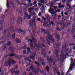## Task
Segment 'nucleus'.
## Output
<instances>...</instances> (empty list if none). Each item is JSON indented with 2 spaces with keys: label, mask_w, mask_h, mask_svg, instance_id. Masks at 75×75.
Here are the masks:
<instances>
[{
  "label": "nucleus",
  "mask_w": 75,
  "mask_h": 75,
  "mask_svg": "<svg viewBox=\"0 0 75 75\" xmlns=\"http://www.w3.org/2000/svg\"><path fill=\"white\" fill-rule=\"evenodd\" d=\"M34 38H33V39H32V40H29V41L30 42V47L32 50H33V48H34V47L33 46V43H32V42H33V41H34Z\"/></svg>",
  "instance_id": "obj_1"
},
{
  "label": "nucleus",
  "mask_w": 75,
  "mask_h": 75,
  "mask_svg": "<svg viewBox=\"0 0 75 75\" xmlns=\"http://www.w3.org/2000/svg\"><path fill=\"white\" fill-rule=\"evenodd\" d=\"M11 62L12 63H14V61L12 59H11L10 61L7 62L6 61L5 63L6 65H9L10 63V62Z\"/></svg>",
  "instance_id": "obj_2"
},
{
  "label": "nucleus",
  "mask_w": 75,
  "mask_h": 75,
  "mask_svg": "<svg viewBox=\"0 0 75 75\" xmlns=\"http://www.w3.org/2000/svg\"><path fill=\"white\" fill-rule=\"evenodd\" d=\"M58 5L59 6V8H64V6H65L64 5H61V3L59 4Z\"/></svg>",
  "instance_id": "obj_3"
},
{
  "label": "nucleus",
  "mask_w": 75,
  "mask_h": 75,
  "mask_svg": "<svg viewBox=\"0 0 75 75\" xmlns=\"http://www.w3.org/2000/svg\"><path fill=\"white\" fill-rule=\"evenodd\" d=\"M54 10L55 9H53L52 8H50L49 10V11L50 13V12H51V11H54Z\"/></svg>",
  "instance_id": "obj_4"
},
{
  "label": "nucleus",
  "mask_w": 75,
  "mask_h": 75,
  "mask_svg": "<svg viewBox=\"0 0 75 75\" xmlns=\"http://www.w3.org/2000/svg\"><path fill=\"white\" fill-rule=\"evenodd\" d=\"M43 26H45V25H46V26H48L49 27H50L51 26V24H49L48 25V23H46L45 24H43Z\"/></svg>",
  "instance_id": "obj_5"
},
{
  "label": "nucleus",
  "mask_w": 75,
  "mask_h": 75,
  "mask_svg": "<svg viewBox=\"0 0 75 75\" xmlns=\"http://www.w3.org/2000/svg\"><path fill=\"white\" fill-rule=\"evenodd\" d=\"M16 42L17 43H21V40H18V39L16 40Z\"/></svg>",
  "instance_id": "obj_6"
},
{
  "label": "nucleus",
  "mask_w": 75,
  "mask_h": 75,
  "mask_svg": "<svg viewBox=\"0 0 75 75\" xmlns=\"http://www.w3.org/2000/svg\"><path fill=\"white\" fill-rule=\"evenodd\" d=\"M33 55H34V56H32L30 57L31 59H33V60L34 59V56H35V54H33Z\"/></svg>",
  "instance_id": "obj_7"
},
{
  "label": "nucleus",
  "mask_w": 75,
  "mask_h": 75,
  "mask_svg": "<svg viewBox=\"0 0 75 75\" xmlns=\"http://www.w3.org/2000/svg\"><path fill=\"white\" fill-rule=\"evenodd\" d=\"M34 3L35 4L34 5V6H35V7H37V1H35Z\"/></svg>",
  "instance_id": "obj_8"
},
{
  "label": "nucleus",
  "mask_w": 75,
  "mask_h": 75,
  "mask_svg": "<svg viewBox=\"0 0 75 75\" xmlns=\"http://www.w3.org/2000/svg\"><path fill=\"white\" fill-rule=\"evenodd\" d=\"M41 73L42 74H45V71H42L41 72Z\"/></svg>",
  "instance_id": "obj_9"
},
{
  "label": "nucleus",
  "mask_w": 75,
  "mask_h": 75,
  "mask_svg": "<svg viewBox=\"0 0 75 75\" xmlns=\"http://www.w3.org/2000/svg\"><path fill=\"white\" fill-rule=\"evenodd\" d=\"M7 7L8 8L9 4H8V1L7 0V3L6 4Z\"/></svg>",
  "instance_id": "obj_10"
},
{
  "label": "nucleus",
  "mask_w": 75,
  "mask_h": 75,
  "mask_svg": "<svg viewBox=\"0 0 75 75\" xmlns=\"http://www.w3.org/2000/svg\"><path fill=\"white\" fill-rule=\"evenodd\" d=\"M15 37V34H14L12 35V38L14 39Z\"/></svg>",
  "instance_id": "obj_11"
},
{
  "label": "nucleus",
  "mask_w": 75,
  "mask_h": 75,
  "mask_svg": "<svg viewBox=\"0 0 75 75\" xmlns=\"http://www.w3.org/2000/svg\"><path fill=\"white\" fill-rule=\"evenodd\" d=\"M49 40H51V41L53 42H54V39H53V40L51 39H50V38H49Z\"/></svg>",
  "instance_id": "obj_12"
},
{
  "label": "nucleus",
  "mask_w": 75,
  "mask_h": 75,
  "mask_svg": "<svg viewBox=\"0 0 75 75\" xmlns=\"http://www.w3.org/2000/svg\"><path fill=\"white\" fill-rule=\"evenodd\" d=\"M31 15H32V13H31V14H30V15H29V16H28V18H29V19H30V18L31 17Z\"/></svg>",
  "instance_id": "obj_13"
},
{
  "label": "nucleus",
  "mask_w": 75,
  "mask_h": 75,
  "mask_svg": "<svg viewBox=\"0 0 75 75\" xmlns=\"http://www.w3.org/2000/svg\"><path fill=\"white\" fill-rule=\"evenodd\" d=\"M46 69H47V70H48L47 72H48L49 71V69H50V68H49L48 66L47 67H46Z\"/></svg>",
  "instance_id": "obj_14"
},
{
  "label": "nucleus",
  "mask_w": 75,
  "mask_h": 75,
  "mask_svg": "<svg viewBox=\"0 0 75 75\" xmlns=\"http://www.w3.org/2000/svg\"><path fill=\"white\" fill-rule=\"evenodd\" d=\"M11 45V42H9L7 44V45Z\"/></svg>",
  "instance_id": "obj_15"
},
{
  "label": "nucleus",
  "mask_w": 75,
  "mask_h": 75,
  "mask_svg": "<svg viewBox=\"0 0 75 75\" xmlns=\"http://www.w3.org/2000/svg\"><path fill=\"white\" fill-rule=\"evenodd\" d=\"M33 16H34L35 17H37V14H35V13H34L33 15Z\"/></svg>",
  "instance_id": "obj_16"
},
{
  "label": "nucleus",
  "mask_w": 75,
  "mask_h": 75,
  "mask_svg": "<svg viewBox=\"0 0 75 75\" xmlns=\"http://www.w3.org/2000/svg\"><path fill=\"white\" fill-rule=\"evenodd\" d=\"M67 7H69V8H71V5H70L69 4H68L67 5Z\"/></svg>",
  "instance_id": "obj_17"
},
{
  "label": "nucleus",
  "mask_w": 75,
  "mask_h": 75,
  "mask_svg": "<svg viewBox=\"0 0 75 75\" xmlns=\"http://www.w3.org/2000/svg\"><path fill=\"white\" fill-rule=\"evenodd\" d=\"M42 11L43 13H44L45 12V10L44 9H42Z\"/></svg>",
  "instance_id": "obj_18"
},
{
  "label": "nucleus",
  "mask_w": 75,
  "mask_h": 75,
  "mask_svg": "<svg viewBox=\"0 0 75 75\" xmlns=\"http://www.w3.org/2000/svg\"><path fill=\"white\" fill-rule=\"evenodd\" d=\"M44 5H42V10L44 9Z\"/></svg>",
  "instance_id": "obj_19"
},
{
  "label": "nucleus",
  "mask_w": 75,
  "mask_h": 75,
  "mask_svg": "<svg viewBox=\"0 0 75 75\" xmlns=\"http://www.w3.org/2000/svg\"><path fill=\"white\" fill-rule=\"evenodd\" d=\"M38 15L39 16H41V12L39 13Z\"/></svg>",
  "instance_id": "obj_20"
},
{
  "label": "nucleus",
  "mask_w": 75,
  "mask_h": 75,
  "mask_svg": "<svg viewBox=\"0 0 75 75\" xmlns=\"http://www.w3.org/2000/svg\"><path fill=\"white\" fill-rule=\"evenodd\" d=\"M30 26H31L32 24H33V22H30Z\"/></svg>",
  "instance_id": "obj_21"
},
{
  "label": "nucleus",
  "mask_w": 75,
  "mask_h": 75,
  "mask_svg": "<svg viewBox=\"0 0 75 75\" xmlns=\"http://www.w3.org/2000/svg\"><path fill=\"white\" fill-rule=\"evenodd\" d=\"M74 45V43H71L69 44V45Z\"/></svg>",
  "instance_id": "obj_22"
},
{
  "label": "nucleus",
  "mask_w": 75,
  "mask_h": 75,
  "mask_svg": "<svg viewBox=\"0 0 75 75\" xmlns=\"http://www.w3.org/2000/svg\"><path fill=\"white\" fill-rule=\"evenodd\" d=\"M72 1V0H69L68 1H67V3H69V2H70V1Z\"/></svg>",
  "instance_id": "obj_23"
},
{
  "label": "nucleus",
  "mask_w": 75,
  "mask_h": 75,
  "mask_svg": "<svg viewBox=\"0 0 75 75\" xmlns=\"http://www.w3.org/2000/svg\"><path fill=\"white\" fill-rule=\"evenodd\" d=\"M57 75H60V73L59 72H57Z\"/></svg>",
  "instance_id": "obj_24"
},
{
  "label": "nucleus",
  "mask_w": 75,
  "mask_h": 75,
  "mask_svg": "<svg viewBox=\"0 0 75 75\" xmlns=\"http://www.w3.org/2000/svg\"><path fill=\"white\" fill-rule=\"evenodd\" d=\"M37 20L38 21H40V18H37Z\"/></svg>",
  "instance_id": "obj_25"
},
{
  "label": "nucleus",
  "mask_w": 75,
  "mask_h": 75,
  "mask_svg": "<svg viewBox=\"0 0 75 75\" xmlns=\"http://www.w3.org/2000/svg\"><path fill=\"white\" fill-rule=\"evenodd\" d=\"M35 64H37V65H38V64H39L38 63H37V62H35Z\"/></svg>",
  "instance_id": "obj_26"
},
{
  "label": "nucleus",
  "mask_w": 75,
  "mask_h": 75,
  "mask_svg": "<svg viewBox=\"0 0 75 75\" xmlns=\"http://www.w3.org/2000/svg\"><path fill=\"white\" fill-rule=\"evenodd\" d=\"M53 7H54V8L55 9H57V6H53Z\"/></svg>",
  "instance_id": "obj_27"
},
{
  "label": "nucleus",
  "mask_w": 75,
  "mask_h": 75,
  "mask_svg": "<svg viewBox=\"0 0 75 75\" xmlns=\"http://www.w3.org/2000/svg\"><path fill=\"white\" fill-rule=\"evenodd\" d=\"M57 11L58 13H59V12H60V9H58L57 10Z\"/></svg>",
  "instance_id": "obj_28"
},
{
  "label": "nucleus",
  "mask_w": 75,
  "mask_h": 75,
  "mask_svg": "<svg viewBox=\"0 0 75 75\" xmlns=\"http://www.w3.org/2000/svg\"><path fill=\"white\" fill-rule=\"evenodd\" d=\"M23 54H25L26 53V51L25 50H23Z\"/></svg>",
  "instance_id": "obj_29"
},
{
  "label": "nucleus",
  "mask_w": 75,
  "mask_h": 75,
  "mask_svg": "<svg viewBox=\"0 0 75 75\" xmlns=\"http://www.w3.org/2000/svg\"><path fill=\"white\" fill-rule=\"evenodd\" d=\"M26 71H28V72H29V71H30V69H26Z\"/></svg>",
  "instance_id": "obj_30"
},
{
  "label": "nucleus",
  "mask_w": 75,
  "mask_h": 75,
  "mask_svg": "<svg viewBox=\"0 0 75 75\" xmlns=\"http://www.w3.org/2000/svg\"><path fill=\"white\" fill-rule=\"evenodd\" d=\"M44 33H45V34H48V33H47V32H46L45 31V30H44Z\"/></svg>",
  "instance_id": "obj_31"
},
{
  "label": "nucleus",
  "mask_w": 75,
  "mask_h": 75,
  "mask_svg": "<svg viewBox=\"0 0 75 75\" xmlns=\"http://www.w3.org/2000/svg\"><path fill=\"white\" fill-rule=\"evenodd\" d=\"M49 42H50V41L48 40L47 41V44H49V45H50V43H48Z\"/></svg>",
  "instance_id": "obj_32"
},
{
  "label": "nucleus",
  "mask_w": 75,
  "mask_h": 75,
  "mask_svg": "<svg viewBox=\"0 0 75 75\" xmlns=\"http://www.w3.org/2000/svg\"><path fill=\"white\" fill-rule=\"evenodd\" d=\"M10 56H11V57H13V56H14V54H11Z\"/></svg>",
  "instance_id": "obj_33"
},
{
  "label": "nucleus",
  "mask_w": 75,
  "mask_h": 75,
  "mask_svg": "<svg viewBox=\"0 0 75 75\" xmlns=\"http://www.w3.org/2000/svg\"><path fill=\"white\" fill-rule=\"evenodd\" d=\"M73 30H75V25L74 26H73Z\"/></svg>",
  "instance_id": "obj_34"
},
{
  "label": "nucleus",
  "mask_w": 75,
  "mask_h": 75,
  "mask_svg": "<svg viewBox=\"0 0 75 75\" xmlns=\"http://www.w3.org/2000/svg\"><path fill=\"white\" fill-rule=\"evenodd\" d=\"M26 40H27L28 41L29 40L28 39V37H27L25 39Z\"/></svg>",
  "instance_id": "obj_35"
},
{
  "label": "nucleus",
  "mask_w": 75,
  "mask_h": 75,
  "mask_svg": "<svg viewBox=\"0 0 75 75\" xmlns=\"http://www.w3.org/2000/svg\"><path fill=\"white\" fill-rule=\"evenodd\" d=\"M64 14H65V15H67V14H68V13H67V12H65L64 13Z\"/></svg>",
  "instance_id": "obj_36"
},
{
  "label": "nucleus",
  "mask_w": 75,
  "mask_h": 75,
  "mask_svg": "<svg viewBox=\"0 0 75 75\" xmlns=\"http://www.w3.org/2000/svg\"><path fill=\"white\" fill-rule=\"evenodd\" d=\"M30 48H28V52H29V51H30Z\"/></svg>",
  "instance_id": "obj_37"
},
{
  "label": "nucleus",
  "mask_w": 75,
  "mask_h": 75,
  "mask_svg": "<svg viewBox=\"0 0 75 75\" xmlns=\"http://www.w3.org/2000/svg\"><path fill=\"white\" fill-rule=\"evenodd\" d=\"M22 48H23V49H25V46H24V47H23Z\"/></svg>",
  "instance_id": "obj_38"
},
{
  "label": "nucleus",
  "mask_w": 75,
  "mask_h": 75,
  "mask_svg": "<svg viewBox=\"0 0 75 75\" xmlns=\"http://www.w3.org/2000/svg\"><path fill=\"white\" fill-rule=\"evenodd\" d=\"M38 5H39V6H41V4H40V3H39L38 4Z\"/></svg>",
  "instance_id": "obj_39"
},
{
  "label": "nucleus",
  "mask_w": 75,
  "mask_h": 75,
  "mask_svg": "<svg viewBox=\"0 0 75 75\" xmlns=\"http://www.w3.org/2000/svg\"><path fill=\"white\" fill-rule=\"evenodd\" d=\"M32 21L33 23H34V22H35V20H32Z\"/></svg>",
  "instance_id": "obj_40"
},
{
  "label": "nucleus",
  "mask_w": 75,
  "mask_h": 75,
  "mask_svg": "<svg viewBox=\"0 0 75 75\" xmlns=\"http://www.w3.org/2000/svg\"><path fill=\"white\" fill-rule=\"evenodd\" d=\"M42 18L43 19V20H46L45 18H44L42 17Z\"/></svg>",
  "instance_id": "obj_41"
},
{
  "label": "nucleus",
  "mask_w": 75,
  "mask_h": 75,
  "mask_svg": "<svg viewBox=\"0 0 75 75\" xmlns=\"http://www.w3.org/2000/svg\"><path fill=\"white\" fill-rule=\"evenodd\" d=\"M8 11V10H6V11L5 12V13H7V11Z\"/></svg>",
  "instance_id": "obj_42"
},
{
  "label": "nucleus",
  "mask_w": 75,
  "mask_h": 75,
  "mask_svg": "<svg viewBox=\"0 0 75 75\" xmlns=\"http://www.w3.org/2000/svg\"><path fill=\"white\" fill-rule=\"evenodd\" d=\"M37 47V45L36 44V45L35 47V49H36V48H35V47Z\"/></svg>",
  "instance_id": "obj_43"
},
{
  "label": "nucleus",
  "mask_w": 75,
  "mask_h": 75,
  "mask_svg": "<svg viewBox=\"0 0 75 75\" xmlns=\"http://www.w3.org/2000/svg\"><path fill=\"white\" fill-rule=\"evenodd\" d=\"M47 16V18H50V17H49L48 16Z\"/></svg>",
  "instance_id": "obj_44"
},
{
  "label": "nucleus",
  "mask_w": 75,
  "mask_h": 75,
  "mask_svg": "<svg viewBox=\"0 0 75 75\" xmlns=\"http://www.w3.org/2000/svg\"><path fill=\"white\" fill-rule=\"evenodd\" d=\"M56 16V15L55 14H54L53 15H52V16Z\"/></svg>",
  "instance_id": "obj_45"
},
{
  "label": "nucleus",
  "mask_w": 75,
  "mask_h": 75,
  "mask_svg": "<svg viewBox=\"0 0 75 75\" xmlns=\"http://www.w3.org/2000/svg\"><path fill=\"white\" fill-rule=\"evenodd\" d=\"M30 68L31 69H33V67H30Z\"/></svg>",
  "instance_id": "obj_46"
},
{
  "label": "nucleus",
  "mask_w": 75,
  "mask_h": 75,
  "mask_svg": "<svg viewBox=\"0 0 75 75\" xmlns=\"http://www.w3.org/2000/svg\"><path fill=\"white\" fill-rule=\"evenodd\" d=\"M42 65H45V63H42Z\"/></svg>",
  "instance_id": "obj_47"
},
{
  "label": "nucleus",
  "mask_w": 75,
  "mask_h": 75,
  "mask_svg": "<svg viewBox=\"0 0 75 75\" xmlns=\"http://www.w3.org/2000/svg\"><path fill=\"white\" fill-rule=\"evenodd\" d=\"M64 73H62L61 74V75H64Z\"/></svg>",
  "instance_id": "obj_48"
},
{
  "label": "nucleus",
  "mask_w": 75,
  "mask_h": 75,
  "mask_svg": "<svg viewBox=\"0 0 75 75\" xmlns=\"http://www.w3.org/2000/svg\"><path fill=\"white\" fill-rule=\"evenodd\" d=\"M51 23L52 24V25H53V22L52 21H51Z\"/></svg>",
  "instance_id": "obj_49"
},
{
  "label": "nucleus",
  "mask_w": 75,
  "mask_h": 75,
  "mask_svg": "<svg viewBox=\"0 0 75 75\" xmlns=\"http://www.w3.org/2000/svg\"><path fill=\"white\" fill-rule=\"evenodd\" d=\"M62 1L63 2H65V0H62Z\"/></svg>",
  "instance_id": "obj_50"
},
{
  "label": "nucleus",
  "mask_w": 75,
  "mask_h": 75,
  "mask_svg": "<svg viewBox=\"0 0 75 75\" xmlns=\"http://www.w3.org/2000/svg\"><path fill=\"white\" fill-rule=\"evenodd\" d=\"M28 61H29V62H31V60L30 59H29L28 60Z\"/></svg>",
  "instance_id": "obj_51"
},
{
  "label": "nucleus",
  "mask_w": 75,
  "mask_h": 75,
  "mask_svg": "<svg viewBox=\"0 0 75 75\" xmlns=\"http://www.w3.org/2000/svg\"><path fill=\"white\" fill-rule=\"evenodd\" d=\"M28 1L29 2H31V0H28Z\"/></svg>",
  "instance_id": "obj_52"
},
{
  "label": "nucleus",
  "mask_w": 75,
  "mask_h": 75,
  "mask_svg": "<svg viewBox=\"0 0 75 75\" xmlns=\"http://www.w3.org/2000/svg\"><path fill=\"white\" fill-rule=\"evenodd\" d=\"M44 0H42V3H44Z\"/></svg>",
  "instance_id": "obj_53"
},
{
  "label": "nucleus",
  "mask_w": 75,
  "mask_h": 75,
  "mask_svg": "<svg viewBox=\"0 0 75 75\" xmlns=\"http://www.w3.org/2000/svg\"><path fill=\"white\" fill-rule=\"evenodd\" d=\"M38 2H40V1H41V0H38Z\"/></svg>",
  "instance_id": "obj_54"
},
{
  "label": "nucleus",
  "mask_w": 75,
  "mask_h": 75,
  "mask_svg": "<svg viewBox=\"0 0 75 75\" xmlns=\"http://www.w3.org/2000/svg\"><path fill=\"white\" fill-rule=\"evenodd\" d=\"M58 30L59 31H60V30H61V29L60 28H58Z\"/></svg>",
  "instance_id": "obj_55"
},
{
  "label": "nucleus",
  "mask_w": 75,
  "mask_h": 75,
  "mask_svg": "<svg viewBox=\"0 0 75 75\" xmlns=\"http://www.w3.org/2000/svg\"><path fill=\"white\" fill-rule=\"evenodd\" d=\"M54 5H57V4H58L57 3H56V4H54Z\"/></svg>",
  "instance_id": "obj_56"
},
{
  "label": "nucleus",
  "mask_w": 75,
  "mask_h": 75,
  "mask_svg": "<svg viewBox=\"0 0 75 75\" xmlns=\"http://www.w3.org/2000/svg\"><path fill=\"white\" fill-rule=\"evenodd\" d=\"M61 14H62V16H63V13H61Z\"/></svg>",
  "instance_id": "obj_57"
},
{
  "label": "nucleus",
  "mask_w": 75,
  "mask_h": 75,
  "mask_svg": "<svg viewBox=\"0 0 75 75\" xmlns=\"http://www.w3.org/2000/svg\"><path fill=\"white\" fill-rule=\"evenodd\" d=\"M50 7H52V5H51L50 6Z\"/></svg>",
  "instance_id": "obj_58"
},
{
  "label": "nucleus",
  "mask_w": 75,
  "mask_h": 75,
  "mask_svg": "<svg viewBox=\"0 0 75 75\" xmlns=\"http://www.w3.org/2000/svg\"><path fill=\"white\" fill-rule=\"evenodd\" d=\"M55 13H56V12H57V10L55 11Z\"/></svg>",
  "instance_id": "obj_59"
},
{
  "label": "nucleus",
  "mask_w": 75,
  "mask_h": 75,
  "mask_svg": "<svg viewBox=\"0 0 75 75\" xmlns=\"http://www.w3.org/2000/svg\"><path fill=\"white\" fill-rule=\"evenodd\" d=\"M42 47H45L43 45H42Z\"/></svg>",
  "instance_id": "obj_60"
},
{
  "label": "nucleus",
  "mask_w": 75,
  "mask_h": 75,
  "mask_svg": "<svg viewBox=\"0 0 75 75\" xmlns=\"http://www.w3.org/2000/svg\"><path fill=\"white\" fill-rule=\"evenodd\" d=\"M17 71H16V72H15V75H16V74H17Z\"/></svg>",
  "instance_id": "obj_61"
},
{
  "label": "nucleus",
  "mask_w": 75,
  "mask_h": 75,
  "mask_svg": "<svg viewBox=\"0 0 75 75\" xmlns=\"http://www.w3.org/2000/svg\"><path fill=\"white\" fill-rule=\"evenodd\" d=\"M35 11L36 12H38V11L37 10H35Z\"/></svg>",
  "instance_id": "obj_62"
},
{
  "label": "nucleus",
  "mask_w": 75,
  "mask_h": 75,
  "mask_svg": "<svg viewBox=\"0 0 75 75\" xmlns=\"http://www.w3.org/2000/svg\"><path fill=\"white\" fill-rule=\"evenodd\" d=\"M71 18H72V17H71V18H70V20L71 19Z\"/></svg>",
  "instance_id": "obj_63"
},
{
  "label": "nucleus",
  "mask_w": 75,
  "mask_h": 75,
  "mask_svg": "<svg viewBox=\"0 0 75 75\" xmlns=\"http://www.w3.org/2000/svg\"><path fill=\"white\" fill-rule=\"evenodd\" d=\"M51 14H53V13H51Z\"/></svg>",
  "instance_id": "obj_64"
}]
</instances>
